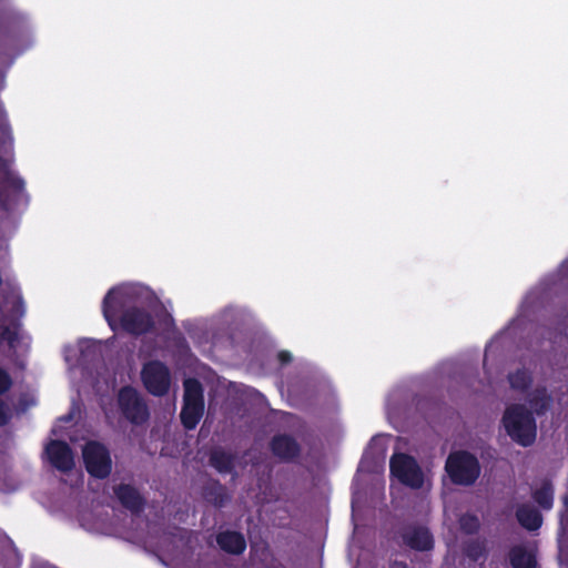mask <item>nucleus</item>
I'll use <instances>...</instances> for the list:
<instances>
[{"label": "nucleus", "instance_id": "25", "mask_svg": "<svg viewBox=\"0 0 568 568\" xmlns=\"http://www.w3.org/2000/svg\"><path fill=\"white\" fill-rule=\"evenodd\" d=\"M115 497H141L138 491L132 488L131 486H128V484H122L119 486V489L116 490Z\"/></svg>", "mask_w": 568, "mask_h": 568}, {"label": "nucleus", "instance_id": "5", "mask_svg": "<svg viewBox=\"0 0 568 568\" xmlns=\"http://www.w3.org/2000/svg\"><path fill=\"white\" fill-rule=\"evenodd\" d=\"M445 468L450 481L464 487H469L480 475L478 458L468 450L449 453Z\"/></svg>", "mask_w": 568, "mask_h": 568}, {"label": "nucleus", "instance_id": "13", "mask_svg": "<svg viewBox=\"0 0 568 568\" xmlns=\"http://www.w3.org/2000/svg\"><path fill=\"white\" fill-rule=\"evenodd\" d=\"M270 450L284 463H292V460L300 457L302 447L292 435L276 434L270 442Z\"/></svg>", "mask_w": 568, "mask_h": 568}, {"label": "nucleus", "instance_id": "10", "mask_svg": "<svg viewBox=\"0 0 568 568\" xmlns=\"http://www.w3.org/2000/svg\"><path fill=\"white\" fill-rule=\"evenodd\" d=\"M141 377L144 389L152 396L162 397L170 392L171 374L166 364L152 359L143 365Z\"/></svg>", "mask_w": 568, "mask_h": 568}, {"label": "nucleus", "instance_id": "12", "mask_svg": "<svg viewBox=\"0 0 568 568\" xmlns=\"http://www.w3.org/2000/svg\"><path fill=\"white\" fill-rule=\"evenodd\" d=\"M44 453L52 468L63 474H68L73 470L74 452L68 443L51 439L47 444Z\"/></svg>", "mask_w": 568, "mask_h": 568}, {"label": "nucleus", "instance_id": "20", "mask_svg": "<svg viewBox=\"0 0 568 568\" xmlns=\"http://www.w3.org/2000/svg\"><path fill=\"white\" fill-rule=\"evenodd\" d=\"M464 551L470 560L477 562L480 558L486 557V542L483 540H470L465 545Z\"/></svg>", "mask_w": 568, "mask_h": 568}, {"label": "nucleus", "instance_id": "19", "mask_svg": "<svg viewBox=\"0 0 568 568\" xmlns=\"http://www.w3.org/2000/svg\"><path fill=\"white\" fill-rule=\"evenodd\" d=\"M510 386L517 392H526L532 384V375L525 368H518L508 375Z\"/></svg>", "mask_w": 568, "mask_h": 568}, {"label": "nucleus", "instance_id": "21", "mask_svg": "<svg viewBox=\"0 0 568 568\" xmlns=\"http://www.w3.org/2000/svg\"><path fill=\"white\" fill-rule=\"evenodd\" d=\"M529 403L532 408L531 413L542 416L550 408L551 398L545 393H537Z\"/></svg>", "mask_w": 568, "mask_h": 568}, {"label": "nucleus", "instance_id": "15", "mask_svg": "<svg viewBox=\"0 0 568 568\" xmlns=\"http://www.w3.org/2000/svg\"><path fill=\"white\" fill-rule=\"evenodd\" d=\"M215 542L222 551L232 555H241L246 549L244 535L239 530L224 529L217 531Z\"/></svg>", "mask_w": 568, "mask_h": 568}, {"label": "nucleus", "instance_id": "35", "mask_svg": "<svg viewBox=\"0 0 568 568\" xmlns=\"http://www.w3.org/2000/svg\"><path fill=\"white\" fill-rule=\"evenodd\" d=\"M565 510L568 511V499H564Z\"/></svg>", "mask_w": 568, "mask_h": 568}, {"label": "nucleus", "instance_id": "29", "mask_svg": "<svg viewBox=\"0 0 568 568\" xmlns=\"http://www.w3.org/2000/svg\"><path fill=\"white\" fill-rule=\"evenodd\" d=\"M366 499H358V498H355V499H352V510H353V515L355 514V511L359 508V506L363 504V501H365Z\"/></svg>", "mask_w": 568, "mask_h": 568}, {"label": "nucleus", "instance_id": "18", "mask_svg": "<svg viewBox=\"0 0 568 568\" xmlns=\"http://www.w3.org/2000/svg\"><path fill=\"white\" fill-rule=\"evenodd\" d=\"M508 556L513 568H537L536 555L528 551L524 546H514Z\"/></svg>", "mask_w": 568, "mask_h": 568}, {"label": "nucleus", "instance_id": "32", "mask_svg": "<svg viewBox=\"0 0 568 568\" xmlns=\"http://www.w3.org/2000/svg\"><path fill=\"white\" fill-rule=\"evenodd\" d=\"M178 346H179V347L189 348L185 337H181V338L178 341Z\"/></svg>", "mask_w": 568, "mask_h": 568}, {"label": "nucleus", "instance_id": "14", "mask_svg": "<svg viewBox=\"0 0 568 568\" xmlns=\"http://www.w3.org/2000/svg\"><path fill=\"white\" fill-rule=\"evenodd\" d=\"M404 545L418 551H427L434 548L432 532L425 526H409L402 531Z\"/></svg>", "mask_w": 568, "mask_h": 568}, {"label": "nucleus", "instance_id": "2", "mask_svg": "<svg viewBox=\"0 0 568 568\" xmlns=\"http://www.w3.org/2000/svg\"><path fill=\"white\" fill-rule=\"evenodd\" d=\"M146 499H42L51 516L60 519H75L81 526L93 525L101 520V508H123L133 516L145 509Z\"/></svg>", "mask_w": 568, "mask_h": 568}, {"label": "nucleus", "instance_id": "4", "mask_svg": "<svg viewBox=\"0 0 568 568\" xmlns=\"http://www.w3.org/2000/svg\"><path fill=\"white\" fill-rule=\"evenodd\" d=\"M0 307L4 310L0 343H6L10 349H14L20 341L21 321L26 314L23 298L18 291H8L0 302Z\"/></svg>", "mask_w": 568, "mask_h": 568}, {"label": "nucleus", "instance_id": "3", "mask_svg": "<svg viewBox=\"0 0 568 568\" xmlns=\"http://www.w3.org/2000/svg\"><path fill=\"white\" fill-rule=\"evenodd\" d=\"M501 425L509 438L521 447L536 443L537 423L534 413L523 404H511L503 413Z\"/></svg>", "mask_w": 568, "mask_h": 568}, {"label": "nucleus", "instance_id": "33", "mask_svg": "<svg viewBox=\"0 0 568 568\" xmlns=\"http://www.w3.org/2000/svg\"><path fill=\"white\" fill-rule=\"evenodd\" d=\"M0 170H3V172L6 173V161L3 160L2 156H0Z\"/></svg>", "mask_w": 568, "mask_h": 568}, {"label": "nucleus", "instance_id": "8", "mask_svg": "<svg viewBox=\"0 0 568 568\" xmlns=\"http://www.w3.org/2000/svg\"><path fill=\"white\" fill-rule=\"evenodd\" d=\"M82 459L87 473L98 479L109 477L112 471V458L105 445L90 440L82 447Z\"/></svg>", "mask_w": 568, "mask_h": 568}, {"label": "nucleus", "instance_id": "16", "mask_svg": "<svg viewBox=\"0 0 568 568\" xmlns=\"http://www.w3.org/2000/svg\"><path fill=\"white\" fill-rule=\"evenodd\" d=\"M236 455L222 447H215L210 453V465L220 474H231L235 469Z\"/></svg>", "mask_w": 568, "mask_h": 568}, {"label": "nucleus", "instance_id": "36", "mask_svg": "<svg viewBox=\"0 0 568 568\" xmlns=\"http://www.w3.org/2000/svg\"><path fill=\"white\" fill-rule=\"evenodd\" d=\"M3 283V278H2V274L0 273V286L2 285Z\"/></svg>", "mask_w": 568, "mask_h": 568}, {"label": "nucleus", "instance_id": "1", "mask_svg": "<svg viewBox=\"0 0 568 568\" xmlns=\"http://www.w3.org/2000/svg\"><path fill=\"white\" fill-rule=\"evenodd\" d=\"M135 291L132 286L111 287L102 300V315L109 327L115 332L119 327L130 335L141 336L155 329L153 315L145 307L131 305Z\"/></svg>", "mask_w": 568, "mask_h": 568}, {"label": "nucleus", "instance_id": "23", "mask_svg": "<svg viewBox=\"0 0 568 568\" xmlns=\"http://www.w3.org/2000/svg\"><path fill=\"white\" fill-rule=\"evenodd\" d=\"M554 486L549 478H542L531 497H552Z\"/></svg>", "mask_w": 568, "mask_h": 568}, {"label": "nucleus", "instance_id": "38", "mask_svg": "<svg viewBox=\"0 0 568 568\" xmlns=\"http://www.w3.org/2000/svg\"><path fill=\"white\" fill-rule=\"evenodd\" d=\"M564 497H568V493H567V494H565V496H564Z\"/></svg>", "mask_w": 568, "mask_h": 568}, {"label": "nucleus", "instance_id": "28", "mask_svg": "<svg viewBox=\"0 0 568 568\" xmlns=\"http://www.w3.org/2000/svg\"><path fill=\"white\" fill-rule=\"evenodd\" d=\"M540 507L544 509H549L552 506L554 499H536Z\"/></svg>", "mask_w": 568, "mask_h": 568}, {"label": "nucleus", "instance_id": "26", "mask_svg": "<svg viewBox=\"0 0 568 568\" xmlns=\"http://www.w3.org/2000/svg\"><path fill=\"white\" fill-rule=\"evenodd\" d=\"M10 420L9 408L2 399H0V426H6Z\"/></svg>", "mask_w": 568, "mask_h": 568}, {"label": "nucleus", "instance_id": "7", "mask_svg": "<svg viewBox=\"0 0 568 568\" xmlns=\"http://www.w3.org/2000/svg\"><path fill=\"white\" fill-rule=\"evenodd\" d=\"M118 406L123 418L132 425H144L150 417L145 399L133 386L125 385L120 388Z\"/></svg>", "mask_w": 568, "mask_h": 568}, {"label": "nucleus", "instance_id": "17", "mask_svg": "<svg viewBox=\"0 0 568 568\" xmlns=\"http://www.w3.org/2000/svg\"><path fill=\"white\" fill-rule=\"evenodd\" d=\"M517 521L527 530L534 531L542 526V515L537 508L523 505L517 509Z\"/></svg>", "mask_w": 568, "mask_h": 568}, {"label": "nucleus", "instance_id": "22", "mask_svg": "<svg viewBox=\"0 0 568 568\" xmlns=\"http://www.w3.org/2000/svg\"><path fill=\"white\" fill-rule=\"evenodd\" d=\"M460 529L466 534H475L478 531L480 524L475 515H464L459 519Z\"/></svg>", "mask_w": 568, "mask_h": 568}, {"label": "nucleus", "instance_id": "6", "mask_svg": "<svg viewBox=\"0 0 568 568\" xmlns=\"http://www.w3.org/2000/svg\"><path fill=\"white\" fill-rule=\"evenodd\" d=\"M184 396L180 413V419L183 427L192 430L200 423L205 409L204 388L202 383L190 377L183 382Z\"/></svg>", "mask_w": 568, "mask_h": 568}, {"label": "nucleus", "instance_id": "30", "mask_svg": "<svg viewBox=\"0 0 568 568\" xmlns=\"http://www.w3.org/2000/svg\"><path fill=\"white\" fill-rule=\"evenodd\" d=\"M213 501V505L217 508H221L223 506H225V500L226 499H222V498H219V499H211Z\"/></svg>", "mask_w": 568, "mask_h": 568}, {"label": "nucleus", "instance_id": "24", "mask_svg": "<svg viewBox=\"0 0 568 568\" xmlns=\"http://www.w3.org/2000/svg\"><path fill=\"white\" fill-rule=\"evenodd\" d=\"M12 386V378L6 372V369L0 368V395H4Z\"/></svg>", "mask_w": 568, "mask_h": 568}, {"label": "nucleus", "instance_id": "31", "mask_svg": "<svg viewBox=\"0 0 568 568\" xmlns=\"http://www.w3.org/2000/svg\"><path fill=\"white\" fill-rule=\"evenodd\" d=\"M0 130L6 134V135H9L10 136V126L4 123V124H0Z\"/></svg>", "mask_w": 568, "mask_h": 568}, {"label": "nucleus", "instance_id": "34", "mask_svg": "<svg viewBox=\"0 0 568 568\" xmlns=\"http://www.w3.org/2000/svg\"><path fill=\"white\" fill-rule=\"evenodd\" d=\"M561 270H564L565 274L568 276V260L564 262Z\"/></svg>", "mask_w": 568, "mask_h": 568}, {"label": "nucleus", "instance_id": "37", "mask_svg": "<svg viewBox=\"0 0 568 568\" xmlns=\"http://www.w3.org/2000/svg\"><path fill=\"white\" fill-rule=\"evenodd\" d=\"M215 497L222 498V497H225V496L222 495V494H217V495H215Z\"/></svg>", "mask_w": 568, "mask_h": 568}, {"label": "nucleus", "instance_id": "27", "mask_svg": "<svg viewBox=\"0 0 568 568\" xmlns=\"http://www.w3.org/2000/svg\"><path fill=\"white\" fill-rule=\"evenodd\" d=\"M278 359L283 365H286V363L292 361V355L286 351H282L278 353Z\"/></svg>", "mask_w": 568, "mask_h": 568}, {"label": "nucleus", "instance_id": "9", "mask_svg": "<svg viewBox=\"0 0 568 568\" xmlns=\"http://www.w3.org/2000/svg\"><path fill=\"white\" fill-rule=\"evenodd\" d=\"M389 468L392 476L406 487L419 489L424 484V473L415 458L405 453H395L390 457Z\"/></svg>", "mask_w": 568, "mask_h": 568}, {"label": "nucleus", "instance_id": "11", "mask_svg": "<svg viewBox=\"0 0 568 568\" xmlns=\"http://www.w3.org/2000/svg\"><path fill=\"white\" fill-rule=\"evenodd\" d=\"M27 203L28 195L26 193L24 180L14 175L7 169L4 171V178L0 183V206L6 212H9Z\"/></svg>", "mask_w": 568, "mask_h": 568}]
</instances>
